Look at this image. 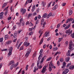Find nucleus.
<instances>
[{"instance_id":"338daca9","label":"nucleus","mask_w":74,"mask_h":74,"mask_svg":"<svg viewBox=\"0 0 74 74\" xmlns=\"http://www.w3.org/2000/svg\"><path fill=\"white\" fill-rule=\"evenodd\" d=\"M47 46V45H44L43 46V48H45V47Z\"/></svg>"},{"instance_id":"a18cd8bd","label":"nucleus","mask_w":74,"mask_h":74,"mask_svg":"<svg viewBox=\"0 0 74 74\" xmlns=\"http://www.w3.org/2000/svg\"><path fill=\"white\" fill-rule=\"evenodd\" d=\"M3 14H4V12H2L0 13V16H3Z\"/></svg>"},{"instance_id":"c9c22d12","label":"nucleus","mask_w":74,"mask_h":74,"mask_svg":"<svg viewBox=\"0 0 74 74\" xmlns=\"http://www.w3.org/2000/svg\"><path fill=\"white\" fill-rule=\"evenodd\" d=\"M8 10H7L5 11V13L4 14L6 16L7 15V14H8Z\"/></svg>"},{"instance_id":"7c9ffc66","label":"nucleus","mask_w":74,"mask_h":74,"mask_svg":"<svg viewBox=\"0 0 74 74\" xmlns=\"http://www.w3.org/2000/svg\"><path fill=\"white\" fill-rule=\"evenodd\" d=\"M59 34H60V35H62V36L63 37L64 36V34L63 33H62L61 32H60Z\"/></svg>"},{"instance_id":"f8f14e48","label":"nucleus","mask_w":74,"mask_h":74,"mask_svg":"<svg viewBox=\"0 0 74 74\" xmlns=\"http://www.w3.org/2000/svg\"><path fill=\"white\" fill-rule=\"evenodd\" d=\"M52 70V66L51 65V64L50 63L49 64V71H51Z\"/></svg>"},{"instance_id":"603ef678","label":"nucleus","mask_w":74,"mask_h":74,"mask_svg":"<svg viewBox=\"0 0 74 74\" xmlns=\"http://www.w3.org/2000/svg\"><path fill=\"white\" fill-rule=\"evenodd\" d=\"M17 25H19L20 26H21V23L19 22H17L16 23Z\"/></svg>"},{"instance_id":"4468645a","label":"nucleus","mask_w":74,"mask_h":74,"mask_svg":"<svg viewBox=\"0 0 74 74\" xmlns=\"http://www.w3.org/2000/svg\"><path fill=\"white\" fill-rule=\"evenodd\" d=\"M42 55H43V54H41L39 55L38 58V60H40L41 59L42 57Z\"/></svg>"},{"instance_id":"412c9836","label":"nucleus","mask_w":74,"mask_h":74,"mask_svg":"<svg viewBox=\"0 0 74 74\" xmlns=\"http://www.w3.org/2000/svg\"><path fill=\"white\" fill-rule=\"evenodd\" d=\"M7 3H4L2 7V8H4V7H5L6 6V5H7Z\"/></svg>"},{"instance_id":"5fc2aeb1","label":"nucleus","mask_w":74,"mask_h":74,"mask_svg":"<svg viewBox=\"0 0 74 74\" xmlns=\"http://www.w3.org/2000/svg\"><path fill=\"white\" fill-rule=\"evenodd\" d=\"M22 21H23V18H21L20 20V22L21 23L22 22Z\"/></svg>"},{"instance_id":"72a5a7b5","label":"nucleus","mask_w":74,"mask_h":74,"mask_svg":"<svg viewBox=\"0 0 74 74\" xmlns=\"http://www.w3.org/2000/svg\"><path fill=\"white\" fill-rule=\"evenodd\" d=\"M8 7H9V6H8L7 8H5V9L4 10V11H8Z\"/></svg>"},{"instance_id":"7ed1b4c3","label":"nucleus","mask_w":74,"mask_h":74,"mask_svg":"<svg viewBox=\"0 0 74 74\" xmlns=\"http://www.w3.org/2000/svg\"><path fill=\"white\" fill-rule=\"evenodd\" d=\"M12 50H13V48L12 47H10L9 49V52L8 53V55L9 56H10V55H12Z\"/></svg>"},{"instance_id":"37998d69","label":"nucleus","mask_w":74,"mask_h":74,"mask_svg":"<svg viewBox=\"0 0 74 74\" xmlns=\"http://www.w3.org/2000/svg\"><path fill=\"white\" fill-rule=\"evenodd\" d=\"M52 12H51L48 15L49 16H52Z\"/></svg>"},{"instance_id":"4be33fe9","label":"nucleus","mask_w":74,"mask_h":74,"mask_svg":"<svg viewBox=\"0 0 74 74\" xmlns=\"http://www.w3.org/2000/svg\"><path fill=\"white\" fill-rule=\"evenodd\" d=\"M17 35V34H16V32H15L14 35V38H15L16 37V36Z\"/></svg>"},{"instance_id":"0eeeda50","label":"nucleus","mask_w":74,"mask_h":74,"mask_svg":"<svg viewBox=\"0 0 74 74\" xmlns=\"http://www.w3.org/2000/svg\"><path fill=\"white\" fill-rule=\"evenodd\" d=\"M24 45H26V47H28V46H29L30 45V43H28L27 41H25L24 43Z\"/></svg>"},{"instance_id":"f257e3e1","label":"nucleus","mask_w":74,"mask_h":74,"mask_svg":"<svg viewBox=\"0 0 74 74\" xmlns=\"http://www.w3.org/2000/svg\"><path fill=\"white\" fill-rule=\"evenodd\" d=\"M32 51V50H31V49H28L27 51V53L25 55V56L26 57V58H27L28 56H29V55H30V53L31 52V51Z\"/></svg>"},{"instance_id":"c756f323","label":"nucleus","mask_w":74,"mask_h":74,"mask_svg":"<svg viewBox=\"0 0 74 74\" xmlns=\"http://www.w3.org/2000/svg\"><path fill=\"white\" fill-rule=\"evenodd\" d=\"M69 60H70V58L68 57L66 58V62H69Z\"/></svg>"},{"instance_id":"ddd939ff","label":"nucleus","mask_w":74,"mask_h":74,"mask_svg":"<svg viewBox=\"0 0 74 74\" xmlns=\"http://www.w3.org/2000/svg\"><path fill=\"white\" fill-rule=\"evenodd\" d=\"M47 67V66H45V68L44 67L43 68V69H42V71H41V73H44L45 72V70H46V67Z\"/></svg>"},{"instance_id":"a19ab883","label":"nucleus","mask_w":74,"mask_h":74,"mask_svg":"<svg viewBox=\"0 0 74 74\" xmlns=\"http://www.w3.org/2000/svg\"><path fill=\"white\" fill-rule=\"evenodd\" d=\"M11 19H12V17L10 16L8 18V21H10V20H11Z\"/></svg>"},{"instance_id":"864d4df0","label":"nucleus","mask_w":74,"mask_h":74,"mask_svg":"<svg viewBox=\"0 0 74 74\" xmlns=\"http://www.w3.org/2000/svg\"><path fill=\"white\" fill-rule=\"evenodd\" d=\"M28 67H29V66H28V65H27V66H26V71H27V69H28Z\"/></svg>"},{"instance_id":"a878e982","label":"nucleus","mask_w":74,"mask_h":74,"mask_svg":"<svg viewBox=\"0 0 74 74\" xmlns=\"http://www.w3.org/2000/svg\"><path fill=\"white\" fill-rule=\"evenodd\" d=\"M43 40L44 39H43V38H42L41 39L40 42V44H39L40 45H41V44L42 43V42H43Z\"/></svg>"},{"instance_id":"f03ea898","label":"nucleus","mask_w":74,"mask_h":74,"mask_svg":"<svg viewBox=\"0 0 74 74\" xmlns=\"http://www.w3.org/2000/svg\"><path fill=\"white\" fill-rule=\"evenodd\" d=\"M73 46V42H70L69 46V49L70 50H71H71H73V49H74V48L72 47Z\"/></svg>"},{"instance_id":"bf43d9fd","label":"nucleus","mask_w":74,"mask_h":74,"mask_svg":"<svg viewBox=\"0 0 74 74\" xmlns=\"http://www.w3.org/2000/svg\"><path fill=\"white\" fill-rule=\"evenodd\" d=\"M57 64L58 66H59V65L60 64V63H59V61H58L57 62Z\"/></svg>"},{"instance_id":"9d476101","label":"nucleus","mask_w":74,"mask_h":74,"mask_svg":"<svg viewBox=\"0 0 74 74\" xmlns=\"http://www.w3.org/2000/svg\"><path fill=\"white\" fill-rule=\"evenodd\" d=\"M14 64L15 65V62H14V60H12L9 63V64H8V66H10L11 64Z\"/></svg>"},{"instance_id":"09e8293b","label":"nucleus","mask_w":74,"mask_h":74,"mask_svg":"<svg viewBox=\"0 0 74 74\" xmlns=\"http://www.w3.org/2000/svg\"><path fill=\"white\" fill-rule=\"evenodd\" d=\"M60 25H61V24L60 23H59L58 24L57 26V28H59V27H60Z\"/></svg>"},{"instance_id":"c85d7f7f","label":"nucleus","mask_w":74,"mask_h":74,"mask_svg":"<svg viewBox=\"0 0 74 74\" xmlns=\"http://www.w3.org/2000/svg\"><path fill=\"white\" fill-rule=\"evenodd\" d=\"M62 40H63V38H59L58 39V42H61Z\"/></svg>"},{"instance_id":"f3484780","label":"nucleus","mask_w":74,"mask_h":74,"mask_svg":"<svg viewBox=\"0 0 74 74\" xmlns=\"http://www.w3.org/2000/svg\"><path fill=\"white\" fill-rule=\"evenodd\" d=\"M35 8H36V6H35V5H33L32 6V12L34 11V10H35Z\"/></svg>"},{"instance_id":"423d86ee","label":"nucleus","mask_w":74,"mask_h":74,"mask_svg":"<svg viewBox=\"0 0 74 74\" xmlns=\"http://www.w3.org/2000/svg\"><path fill=\"white\" fill-rule=\"evenodd\" d=\"M45 58H46V56H44L41 58L40 63V64H42V62H44V59Z\"/></svg>"},{"instance_id":"13d9d810","label":"nucleus","mask_w":74,"mask_h":74,"mask_svg":"<svg viewBox=\"0 0 74 74\" xmlns=\"http://www.w3.org/2000/svg\"><path fill=\"white\" fill-rule=\"evenodd\" d=\"M71 36L72 38H74V33H73V34L71 35Z\"/></svg>"},{"instance_id":"052dcab7","label":"nucleus","mask_w":74,"mask_h":74,"mask_svg":"<svg viewBox=\"0 0 74 74\" xmlns=\"http://www.w3.org/2000/svg\"><path fill=\"white\" fill-rule=\"evenodd\" d=\"M51 58H47V61H49V60H51Z\"/></svg>"},{"instance_id":"473e14b6","label":"nucleus","mask_w":74,"mask_h":74,"mask_svg":"<svg viewBox=\"0 0 74 74\" xmlns=\"http://www.w3.org/2000/svg\"><path fill=\"white\" fill-rule=\"evenodd\" d=\"M68 44H69V42H68V41H66V42H65V45L66 46H67V45H68Z\"/></svg>"},{"instance_id":"b1692460","label":"nucleus","mask_w":74,"mask_h":74,"mask_svg":"<svg viewBox=\"0 0 74 74\" xmlns=\"http://www.w3.org/2000/svg\"><path fill=\"white\" fill-rule=\"evenodd\" d=\"M47 13H45L43 15L42 17L43 18H46V17H47Z\"/></svg>"},{"instance_id":"3c124183","label":"nucleus","mask_w":74,"mask_h":74,"mask_svg":"<svg viewBox=\"0 0 74 74\" xmlns=\"http://www.w3.org/2000/svg\"><path fill=\"white\" fill-rule=\"evenodd\" d=\"M3 18H4L3 16H0V19H2Z\"/></svg>"},{"instance_id":"79ce46f5","label":"nucleus","mask_w":74,"mask_h":74,"mask_svg":"<svg viewBox=\"0 0 74 74\" xmlns=\"http://www.w3.org/2000/svg\"><path fill=\"white\" fill-rule=\"evenodd\" d=\"M13 8V6H11V7L10 8V10L12 12V8Z\"/></svg>"},{"instance_id":"20e7f679","label":"nucleus","mask_w":74,"mask_h":74,"mask_svg":"<svg viewBox=\"0 0 74 74\" xmlns=\"http://www.w3.org/2000/svg\"><path fill=\"white\" fill-rule=\"evenodd\" d=\"M33 0H27L25 2V5L24 6L25 7H26V6L27 4L29 3H31L32 2Z\"/></svg>"},{"instance_id":"de8ad7c7","label":"nucleus","mask_w":74,"mask_h":74,"mask_svg":"<svg viewBox=\"0 0 74 74\" xmlns=\"http://www.w3.org/2000/svg\"><path fill=\"white\" fill-rule=\"evenodd\" d=\"M60 60L61 62H63V58H62L60 59Z\"/></svg>"},{"instance_id":"680f3d73","label":"nucleus","mask_w":74,"mask_h":74,"mask_svg":"<svg viewBox=\"0 0 74 74\" xmlns=\"http://www.w3.org/2000/svg\"><path fill=\"white\" fill-rule=\"evenodd\" d=\"M54 51H56L57 50H58V48L55 47L54 48Z\"/></svg>"},{"instance_id":"58836bf2","label":"nucleus","mask_w":74,"mask_h":74,"mask_svg":"<svg viewBox=\"0 0 74 74\" xmlns=\"http://www.w3.org/2000/svg\"><path fill=\"white\" fill-rule=\"evenodd\" d=\"M61 53V52H57L55 54V55H57V54H60Z\"/></svg>"},{"instance_id":"6e6552de","label":"nucleus","mask_w":74,"mask_h":74,"mask_svg":"<svg viewBox=\"0 0 74 74\" xmlns=\"http://www.w3.org/2000/svg\"><path fill=\"white\" fill-rule=\"evenodd\" d=\"M73 19H72L71 18H68L67 20H66V23H69V22H70V21H73Z\"/></svg>"},{"instance_id":"4d7b16f0","label":"nucleus","mask_w":74,"mask_h":74,"mask_svg":"<svg viewBox=\"0 0 74 74\" xmlns=\"http://www.w3.org/2000/svg\"><path fill=\"white\" fill-rule=\"evenodd\" d=\"M34 69H35L34 71V72L35 73V72H36V70H38V69H37L36 70V67H35Z\"/></svg>"},{"instance_id":"5701e85b","label":"nucleus","mask_w":74,"mask_h":74,"mask_svg":"<svg viewBox=\"0 0 74 74\" xmlns=\"http://www.w3.org/2000/svg\"><path fill=\"white\" fill-rule=\"evenodd\" d=\"M70 24H69L67 26L64 28V29H67L70 27Z\"/></svg>"},{"instance_id":"8fccbe9b","label":"nucleus","mask_w":74,"mask_h":74,"mask_svg":"<svg viewBox=\"0 0 74 74\" xmlns=\"http://www.w3.org/2000/svg\"><path fill=\"white\" fill-rule=\"evenodd\" d=\"M43 52V49H41L40 52V53H42Z\"/></svg>"},{"instance_id":"c03bdc74","label":"nucleus","mask_w":74,"mask_h":74,"mask_svg":"<svg viewBox=\"0 0 74 74\" xmlns=\"http://www.w3.org/2000/svg\"><path fill=\"white\" fill-rule=\"evenodd\" d=\"M29 26H33V24L31 22H30L29 23Z\"/></svg>"},{"instance_id":"aec40b11","label":"nucleus","mask_w":74,"mask_h":74,"mask_svg":"<svg viewBox=\"0 0 74 74\" xmlns=\"http://www.w3.org/2000/svg\"><path fill=\"white\" fill-rule=\"evenodd\" d=\"M11 43V41H7L6 44H7V45H10V44Z\"/></svg>"},{"instance_id":"ea45409f","label":"nucleus","mask_w":74,"mask_h":74,"mask_svg":"<svg viewBox=\"0 0 74 74\" xmlns=\"http://www.w3.org/2000/svg\"><path fill=\"white\" fill-rule=\"evenodd\" d=\"M71 63H69L68 64H67V65L66 66V67L68 68V67H69V66H70V65H71Z\"/></svg>"},{"instance_id":"69168bd1","label":"nucleus","mask_w":74,"mask_h":74,"mask_svg":"<svg viewBox=\"0 0 74 74\" xmlns=\"http://www.w3.org/2000/svg\"><path fill=\"white\" fill-rule=\"evenodd\" d=\"M40 60H38L37 61V64H40Z\"/></svg>"},{"instance_id":"dca6fc26","label":"nucleus","mask_w":74,"mask_h":74,"mask_svg":"<svg viewBox=\"0 0 74 74\" xmlns=\"http://www.w3.org/2000/svg\"><path fill=\"white\" fill-rule=\"evenodd\" d=\"M57 8H58V5H56L53 8V10H55Z\"/></svg>"},{"instance_id":"e2e57ef3","label":"nucleus","mask_w":74,"mask_h":74,"mask_svg":"<svg viewBox=\"0 0 74 74\" xmlns=\"http://www.w3.org/2000/svg\"><path fill=\"white\" fill-rule=\"evenodd\" d=\"M63 66L64 67L66 66V62H64L63 63Z\"/></svg>"},{"instance_id":"1a4fd4ad","label":"nucleus","mask_w":74,"mask_h":74,"mask_svg":"<svg viewBox=\"0 0 74 74\" xmlns=\"http://www.w3.org/2000/svg\"><path fill=\"white\" fill-rule=\"evenodd\" d=\"M69 71V69H65L64 71L63 72V73H64V74H67V73H68Z\"/></svg>"},{"instance_id":"393cba45","label":"nucleus","mask_w":74,"mask_h":74,"mask_svg":"<svg viewBox=\"0 0 74 74\" xmlns=\"http://www.w3.org/2000/svg\"><path fill=\"white\" fill-rule=\"evenodd\" d=\"M5 40H7L8 38V36L7 35H5Z\"/></svg>"},{"instance_id":"39448f33","label":"nucleus","mask_w":74,"mask_h":74,"mask_svg":"<svg viewBox=\"0 0 74 74\" xmlns=\"http://www.w3.org/2000/svg\"><path fill=\"white\" fill-rule=\"evenodd\" d=\"M70 29H69L68 30H66V32H65V33H66V34H67V33H69V34L68 35H70V34H71V33H72V30H71V31L70 32Z\"/></svg>"},{"instance_id":"2eb2a0df","label":"nucleus","mask_w":74,"mask_h":74,"mask_svg":"<svg viewBox=\"0 0 74 74\" xmlns=\"http://www.w3.org/2000/svg\"><path fill=\"white\" fill-rule=\"evenodd\" d=\"M70 53H71V51L69 50L68 51V53L67 54V55L68 56H70Z\"/></svg>"},{"instance_id":"cd10ccee","label":"nucleus","mask_w":74,"mask_h":74,"mask_svg":"<svg viewBox=\"0 0 74 74\" xmlns=\"http://www.w3.org/2000/svg\"><path fill=\"white\" fill-rule=\"evenodd\" d=\"M42 4H43V7H44V6H45V5L46 4V3H44L43 1L42 3Z\"/></svg>"},{"instance_id":"e433bc0d","label":"nucleus","mask_w":74,"mask_h":74,"mask_svg":"<svg viewBox=\"0 0 74 74\" xmlns=\"http://www.w3.org/2000/svg\"><path fill=\"white\" fill-rule=\"evenodd\" d=\"M23 46H22L19 49V51H21V50H23Z\"/></svg>"},{"instance_id":"9b49d317","label":"nucleus","mask_w":74,"mask_h":74,"mask_svg":"<svg viewBox=\"0 0 74 74\" xmlns=\"http://www.w3.org/2000/svg\"><path fill=\"white\" fill-rule=\"evenodd\" d=\"M21 12H22L23 15L26 12V9H21Z\"/></svg>"},{"instance_id":"0e129e2a","label":"nucleus","mask_w":74,"mask_h":74,"mask_svg":"<svg viewBox=\"0 0 74 74\" xmlns=\"http://www.w3.org/2000/svg\"><path fill=\"white\" fill-rule=\"evenodd\" d=\"M66 4V3H63L62 4V6H65Z\"/></svg>"},{"instance_id":"a211bd4d","label":"nucleus","mask_w":74,"mask_h":74,"mask_svg":"<svg viewBox=\"0 0 74 74\" xmlns=\"http://www.w3.org/2000/svg\"><path fill=\"white\" fill-rule=\"evenodd\" d=\"M73 13V12H72V10H70L69 11V15L70 16Z\"/></svg>"},{"instance_id":"6ab92c4d","label":"nucleus","mask_w":74,"mask_h":74,"mask_svg":"<svg viewBox=\"0 0 74 74\" xmlns=\"http://www.w3.org/2000/svg\"><path fill=\"white\" fill-rule=\"evenodd\" d=\"M50 64L51 66V67L52 68H53L54 69H56V67L55 66H53V64H52V62H51L50 63Z\"/></svg>"},{"instance_id":"774afa93","label":"nucleus","mask_w":74,"mask_h":74,"mask_svg":"<svg viewBox=\"0 0 74 74\" xmlns=\"http://www.w3.org/2000/svg\"><path fill=\"white\" fill-rule=\"evenodd\" d=\"M8 73L7 72V71H5V72H4L3 74H7Z\"/></svg>"},{"instance_id":"6e6d98bb","label":"nucleus","mask_w":74,"mask_h":74,"mask_svg":"<svg viewBox=\"0 0 74 74\" xmlns=\"http://www.w3.org/2000/svg\"><path fill=\"white\" fill-rule=\"evenodd\" d=\"M18 44H19V43L18 42V41H17L16 44L15 46L16 47H18Z\"/></svg>"},{"instance_id":"49530a36","label":"nucleus","mask_w":74,"mask_h":74,"mask_svg":"<svg viewBox=\"0 0 74 74\" xmlns=\"http://www.w3.org/2000/svg\"><path fill=\"white\" fill-rule=\"evenodd\" d=\"M46 24H47V23H46V22H45L44 24L43 25V27H45V25H46Z\"/></svg>"},{"instance_id":"bb28decb","label":"nucleus","mask_w":74,"mask_h":74,"mask_svg":"<svg viewBox=\"0 0 74 74\" xmlns=\"http://www.w3.org/2000/svg\"><path fill=\"white\" fill-rule=\"evenodd\" d=\"M14 65H14V64H12L10 66V70H12V69L14 68Z\"/></svg>"},{"instance_id":"2f4dec72","label":"nucleus","mask_w":74,"mask_h":74,"mask_svg":"<svg viewBox=\"0 0 74 74\" xmlns=\"http://www.w3.org/2000/svg\"><path fill=\"white\" fill-rule=\"evenodd\" d=\"M45 37H48V36L49 35V33H45Z\"/></svg>"},{"instance_id":"f704fd0d","label":"nucleus","mask_w":74,"mask_h":74,"mask_svg":"<svg viewBox=\"0 0 74 74\" xmlns=\"http://www.w3.org/2000/svg\"><path fill=\"white\" fill-rule=\"evenodd\" d=\"M32 16V14L30 13L28 15L27 17L28 18H30V16Z\"/></svg>"},{"instance_id":"4c0bfd02","label":"nucleus","mask_w":74,"mask_h":74,"mask_svg":"<svg viewBox=\"0 0 74 74\" xmlns=\"http://www.w3.org/2000/svg\"><path fill=\"white\" fill-rule=\"evenodd\" d=\"M3 40V38H0V42H2Z\"/></svg>"}]
</instances>
